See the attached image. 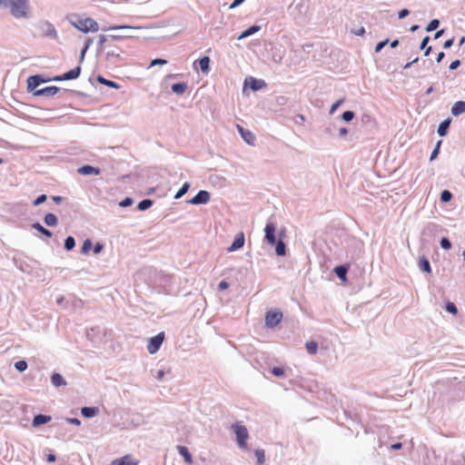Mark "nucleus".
Listing matches in <instances>:
<instances>
[{"instance_id": "obj_13", "label": "nucleus", "mask_w": 465, "mask_h": 465, "mask_svg": "<svg viewBox=\"0 0 465 465\" xmlns=\"http://www.w3.org/2000/svg\"><path fill=\"white\" fill-rule=\"evenodd\" d=\"M78 173L82 175H98L100 169L91 165H84L78 169Z\"/></svg>"}, {"instance_id": "obj_52", "label": "nucleus", "mask_w": 465, "mask_h": 465, "mask_svg": "<svg viewBox=\"0 0 465 465\" xmlns=\"http://www.w3.org/2000/svg\"><path fill=\"white\" fill-rule=\"evenodd\" d=\"M67 421L69 423L76 425V426H79L81 424V421L76 418H69V419H67Z\"/></svg>"}, {"instance_id": "obj_42", "label": "nucleus", "mask_w": 465, "mask_h": 465, "mask_svg": "<svg viewBox=\"0 0 465 465\" xmlns=\"http://www.w3.org/2000/svg\"><path fill=\"white\" fill-rule=\"evenodd\" d=\"M440 246L444 249V250H450L451 248V243L450 242L449 239L447 238H442L440 240Z\"/></svg>"}, {"instance_id": "obj_33", "label": "nucleus", "mask_w": 465, "mask_h": 465, "mask_svg": "<svg viewBox=\"0 0 465 465\" xmlns=\"http://www.w3.org/2000/svg\"><path fill=\"white\" fill-rule=\"evenodd\" d=\"M74 245H75V241H74V237L68 236L64 241V248L68 251H71L74 249Z\"/></svg>"}, {"instance_id": "obj_18", "label": "nucleus", "mask_w": 465, "mask_h": 465, "mask_svg": "<svg viewBox=\"0 0 465 465\" xmlns=\"http://www.w3.org/2000/svg\"><path fill=\"white\" fill-rule=\"evenodd\" d=\"M50 420H51L50 416L38 414V415L35 416V418L33 420V426L37 427V426L45 424V423L49 422Z\"/></svg>"}, {"instance_id": "obj_32", "label": "nucleus", "mask_w": 465, "mask_h": 465, "mask_svg": "<svg viewBox=\"0 0 465 465\" xmlns=\"http://www.w3.org/2000/svg\"><path fill=\"white\" fill-rule=\"evenodd\" d=\"M275 252L279 256H283L285 254V244L282 241H279L275 243Z\"/></svg>"}, {"instance_id": "obj_34", "label": "nucleus", "mask_w": 465, "mask_h": 465, "mask_svg": "<svg viewBox=\"0 0 465 465\" xmlns=\"http://www.w3.org/2000/svg\"><path fill=\"white\" fill-rule=\"evenodd\" d=\"M452 198V194L450 191L448 190H444L441 192V194H440V200L443 202V203H447V202H450Z\"/></svg>"}, {"instance_id": "obj_45", "label": "nucleus", "mask_w": 465, "mask_h": 465, "mask_svg": "<svg viewBox=\"0 0 465 465\" xmlns=\"http://www.w3.org/2000/svg\"><path fill=\"white\" fill-rule=\"evenodd\" d=\"M45 201H46V195H45V194H42V195L38 196V197L35 200V202H34V205H35V206H36V205H39V204H41V203H45Z\"/></svg>"}, {"instance_id": "obj_59", "label": "nucleus", "mask_w": 465, "mask_h": 465, "mask_svg": "<svg viewBox=\"0 0 465 465\" xmlns=\"http://www.w3.org/2000/svg\"><path fill=\"white\" fill-rule=\"evenodd\" d=\"M124 28H130V27L124 26V25H114V26H110L108 28V30H118V29H124Z\"/></svg>"}, {"instance_id": "obj_48", "label": "nucleus", "mask_w": 465, "mask_h": 465, "mask_svg": "<svg viewBox=\"0 0 465 465\" xmlns=\"http://www.w3.org/2000/svg\"><path fill=\"white\" fill-rule=\"evenodd\" d=\"M166 63H167L166 60L161 59V58H157V59H153L151 62V66H153V65H156V64H165Z\"/></svg>"}, {"instance_id": "obj_14", "label": "nucleus", "mask_w": 465, "mask_h": 465, "mask_svg": "<svg viewBox=\"0 0 465 465\" xmlns=\"http://www.w3.org/2000/svg\"><path fill=\"white\" fill-rule=\"evenodd\" d=\"M46 82L42 79L40 75H33L27 79V88L29 90H35L40 84Z\"/></svg>"}, {"instance_id": "obj_53", "label": "nucleus", "mask_w": 465, "mask_h": 465, "mask_svg": "<svg viewBox=\"0 0 465 465\" xmlns=\"http://www.w3.org/2000/svg\"><path fill=\"white\" fill-rule=\"evenodd\" d=\"M429 41H430V37H429V36H425V37L422 39V41H421V44H420V49H424V48L427 46V45H428Z\"/></svg>"}, {"instance_id": "obj_61", "label": "nucleus", "mask_w": 465, "mask_h": 465, "mask_svg": "<svg viewBox=\"0 0 465 465\" xmlns=\"http://www.w3.org/2000/svg\"><path fill=\"white\" fill-rule=\"evenodd\" d=\"M348 134V130L345 127L340 128L339 134L341 136H344Z\"/></svg>"}, {"instance_id": "obj_37", "label": "nucleus", "mask_w": 465, "mask_h": 465, "mask_svg": "<svg viewBox=\"0 0 465 465\" xmlns=\"http://www.w3.org/2000/svg\"><path fill=\"white\" fill-rule=\"evenodd\" d=\"M98 80H99L100 83H102V84H105V85H107L109 87L118 88V84L115 82L104 79L103 77H99Z\"/></svg>"}, {"instance_id": "obj_30", "label": "nucleus", "mask_w": 465, "mask_h": 465, "mask_svg": "<svg viewBox=\"0 0 465 465\" xmlns=\"http://www.w3.org/2000/svg\"><path fill=\"white\" fill-rule=\"evenodd\" d=\"M189 187H190L189 183H184L183 184V186L180 188V190L174 195V198L175 199L181 198L183 195H184L188 192Z\"/></svg>"}, {"instance_id": "obj_23", "label": "nucleus", "mask_w": 465, "mask_h": 465, "mask_svg": "<svg viewBox=\"0 0 465 465\" xmlns=\"http://www.w3.org/2000/svg\"><path fill=\"white\" fill-rule=\"evenodd\" d=\"M450 120H445L443 122H441L438 127V134L440 135V136H444L446 135L447 134V131H448V128L450 126Z\"/></svg>"}, {"instance_id": "obj_10", "label": "nucleus", "mask_w": 465, "mask_h": 465, "mask_svg": "<svg viewBox=\"0 0 465 465\" xmlns=\"http://www.w3.org/2000/svg\"><path fill=\"white\" fill-rule=\"evenodd\" d=\"M237 129L242 136V138L248 143L253 144L255 141V135L249 130H245L240 124H237Z\"/></svg>"}, {"instance_id": "obj_15", "label": "nucleus", "mask_w": 465, "mask_h": 465, "mask_svg": "<svg viewBox=\"0 0 465 465\" xmlns=\"http://www.w3.org/2000/svg\"><path fill=\"white\" fill-rule=\"evenodd\" d=\"M178 452L180 453L181 456H183L184 461L188 464V465H192L193 464V457L189 451V450L185 447V446H182V445H178L176 447Z\"/></svg>"}, {"instance_id": "obj_7", "label": "nucleus", "mask_w": 465, "mask_h": 465, "mask_svg": "<svg viewBox=\"0 0 465 465\" xmlns=\"http://www.w3.org/2000/svg\"><path fill=\"white\" fill-rule=\"evenodd\" d=\"M210 193L207 191H200L194 197L188 201L190 204H204L210 201Z\"/></svg>"}, {"instance_id": "obj_2", "label": "nucleus", "mask_w": 465, "mask_h": 465, "mask_svg": "<svg viewBox=\"0 0 465 465\" xmlns=\"http://www.w3.org/2000/svg\"><path fill=\"white\" fill-rule=\"evenodd\" d=\"M67 19L74 27L83 33H96L99 30L97 22L90 17L78 14H71L67 16Z\"/></svg>"}, {"instance_id": "obj_63", "label": "nucleus", "mask_w": 465, "mask_h": 465, "mask_svg": "<svg viewBox=\"0 0 465 465\" xmlns=\"http://www.w3.org/2000/svg\"><path fill=\"white\" fill-rule=\"evenodd\" d=\"M443 57H444V53H443V52H440V53L438 54V56H437V62H438V63H440V62H441V60L443 59Z\"/></svg>"}, {"instance_id": "obj_36", "label": "nucleus", "mask_w": 465, "mask_h": 465, "mask_svg": "<svg viewBox=\"0 0 465 465\" xmlns=\"http://www.w3.org/2000/svg\"><path fill=\"white\" fill-rule=\"evenodd\" d=\"M15 367L19 371H24L27 369V363L25 361H18L15 363Z\"/></svg>"}, {"instance_id": "obj_19", "label": "nucleus", "mask_w": 465, "mask_h": 465, "mask_svg": "<svg viewBox=\"0 0 465 465\" xmlns=\"http://www.w3.org/2000/svg\"><path fill=\"white\" fill-rule=\"evenodd\" d=\"M186 89L187 84L185 83H177L172 85V91L177 94H184Z\"/></svg>"}, {"instance_id": "obj_46", "label": "nucleus", "mask_w": 465, "mask_h": 465, "mask_svg": "<svg viewBox=\"0 0 465 465\" xmlns=\"http://www.w3.org/2000/svg\"><path fill=\"white\" fill-rule=\"evenodd\" d=\"M440 143H441V141H439L436 148L432 151L431 155H430V161L434 160L438 156Z\"/></svg>"}, {"instance_id": "obj_6", "label": "nucleus", "mask_w": 465, "mask_h": 465, "mask_svg": "<svg viewBox=\"0 0 465 465\" xmlns=\"http://www.w3.org/2000/svg\"><path fill=\"white\" fill-rule=\"evenodd\" d=\"M81 74V67L76 66L75 68L66 72L62 75H57L53 78L54 81H66V80H74L76 79Z\"/></svg>"}, {"instance_id": "obj_16", "label": "nucleus", "mask_w": 465, "mask_h": 465, "mask_svg": "<svg viewBox=\"0 0 465 465\" xmlns=\"http://www.w3.org/2000/svg\"><path fill=\"white\" fill-rule=\"evenodd\" d=\"M465 113V102L464 101H458L456 102L451 108V114L454 116H458L461 114Z\"/></svg>"}, {"instance_id": "obj_28", "label": "nucleus", "mask_w": 465, "mask_h": 465, "mask_svg": "<svg viewBox=\"0 0 465 465\" xmlns=\"http://www.w3.org/2000/svg\"><path fill=\"white\" fill-rule=\"evenodd\" d=\"M33 228L37 230L39 232H41L42 234H44L46 237H51L52 236V232L49 230L45 229L44 226H42L38 223H34L33 224Z\"/></svg>"}, {"instance_id": "obj_40", "label": "nucleus", "mask_w": 465, "mask_h": 465, "mask_svg": "<svg viewBox=\"0 0 465 465\" xmlns=\"http://www.w3.org/2000/svg\"><path fill=\"white\" fill-rule=\"evenodd\" d=\"M446 310L452 314H457V312H458L456 305L450 302H447Z\"/></svg>"}, {"instance_id": "obj_25", "label": "nucleus", "mask_w": 465, "mask_h": 465, "mask_svg": "<svg viewBox=\"0 0 465 465\" xmlns=\"http://www.w3.org/2000/svg\"><path fill=\"white\" fill-rule=\"evenodd\" d=\"M45 224H47L48 226H54L57 224V218L54 214L53 213H47L45 216Z\"/></svg>"}, {"instance_id": "obj_17", "label": "nucleus", "mask_w": 465, "mask_h": 465, "mask_svg": "<svg viewBox=\"0 0 465 465\" xmlns=\"http://www.w3.org/2000/svg\"><path fill=\"white\" fill-rule=\"evenodd\" d=\"M349 266L348 265H340L334 268L335 274L339 277L340 280L342 282L347 281V272H348Z\"/></svg>"}, {"instance_id": "obj_4", "label": "nucleus", "mask_w": 465, "mask_h": 465, "mask_svg": "<svg viewBox=\"0 0 465 465\" xmlns=\"http://www.w3.org/2000/svg\"><path fill=\"white\" fill-rule=\"evenodd\" d=\"M282 320V313L277 310L269 311L265 315V325L268 328H274L277 326L281 321Z\"/></svg>"}, {"instance_id": "obj_5", "label": "nucleus", "mask_w": 465, "mask_h": 465, "mask_svg": "<svg viewBox=\"0 0 465 465\" xmlns=\"http://www.w3.org/2000/svg\"><path fill=\"white\" fill-rule=\"evenodd\" d=\"M164 340V332H160L157 335L152 337L148 341L147 350L149 353L153 354L157 352Z\"/></svg>"}, {"instance_id": "obj_3", "label": "nucleus", "mask_w": 465, "mask_h": 465, "mask_svg": "<svg viewBox=\"0 0 465 465\" xmlns=\"http://www.w3.org/2000/svg\"><path fill=\"white\" fill-rule=\"evenodd\" d=\"M232 428L236 434V440L239 447L242 449H246L247 440L249 438V433L246 427L237 422L232 425Z\"/></svg>"}, {"instance_id": "obj_50", "label": "nucleus", "mask_w": 465, "mask_h": 465, "mask_svg": "<svg viewBox=\"0 0 465 465\" xmlns=\"http://www.w3.org/2000/svg\"><path fill=\"white\" fill-rule=\"evenodd\" d=\"M229 287V284L226 281H222L220 283H219V290L220 291H224L226 290L227 288Z\"/></svg>"}, {"instance_id": "obj_58", "label": "nucleus", "mask_w": 465, "mask_h": 465, "mask_svg": "<svg viewBox=\"0 0 465 465\" xmlns=\"http://www.w3.org/2000/svg\"><path fill=\"white\" fill-rule=\"evenodd\" d=\"M244 0H234L232 2V4L230 5V8L232 9V8H235L236 6H238L239 5H241Z\"/></svg>"}, {"instance_id": "obj_26", "label": "nucleus", "mask_w": 465, "mask_h": 465, "mask_svg": "<svg viewBox=\"0 0 465 465\" xmlns=\"http://www.w3.org/2000/svg\"><path fill=\"white\" fill-rule=\"evenodd\" d=\"M419 267L421 271L426 272H430V265L429 261L426 258H421L419 261Z\"/></svg>"}, {"instance_id": "obj_27", "label": "nucleus", "mask_w": 465, "mask_h": 465, "mask_svg": "<svg viewBox=\"0 0 465 465\" xmlns=\"http://www.w3.org/2000/svg\"><path fill=\"white\" fill-rule=\"evenodd\" d=\"M306 350L310 354H315L318 350V344L316 341H307L305 344Z\"/></svg>"}, {"instance_id": "obj_12", "label": "nucleus", "mask_w": 465, "mask_h": 465, "mask_svg": "<svg viewBox=\"0 0 465 465\" xmlns=\"http://www.w3.org/2000/svg\"><path fill=\"white\" fill-rule=\"evenodd\" d=\"M244 244V234L243 232H240L236 235L233 242L232 245L228 248L229 252H234L240 248H242Z\"/></svg>"}, {"instance_id": "obj_44", "label": "nucleus", "mask_w": 465, "mask_h": 465, "mask_svg": "<svg viewBox=\"0 0 465 465\" xmlns=\"http://www.w3.org/2000/svg\"><path fill=\"white\" fill-rule=\"evenodd\" d=\"M272 373L275 376H282L284 374V370L281 367H273L272 370Z\"/></svg>"}, {"instance_id": "obj_31", "label": "nucleus", "mask_w": 465, "mask_h": 465, "mask_svg": "<svg viewBox=\"0 0 465 465\" xmlns=\"http://www.w3.org/2000/svg\"><path fill=\"white\" fill-rule=\"evenodd\" d=\"M153 204V201L150 200V199H145V200H143L141 201L139 203H138V209L140 211H144V210H147L148 208H150Z\"/></svg>"}, {"instance_id": "obj_47", "label": "nucleus", "mask_w": 465, "mask_h": 465, "mask_svg": "<svg viewBox=\"0 0 465 465\" xmlns=\"http://www.w3.org/2000/svg\"><path fill=\"white\" fill-rule=\"evenodd\" d=\"M388 42H389L388 39H386L384 41L378 43V45L375 47V52L376 53L381 52V50L388 44Z\"/></svg>"}, {"instance_id": "obj_38", "label": "nucleus", "mask_w": 465, "mask_h": 465, "mask_svg": "<svg viewBox=\"0 0 465 465\" xmlns=\"http://www.w3.org/2000/svg\"><path fill=\"white\" fill-rule=\"evenodd\" d=\"M91 248H92V242H91V240L86 239L82 245V252L84 253H86L90 251Z\"/></svg>"}, {"instance_id": "obj_41", "label": "nucleus", "mask_w": 465, "mask_h": 465, "mask_svg": "<svg viewBox=\"0 0 465 465\" xmlns=\"http://www.w3.org/2000/svg\"><path fill=\"white\" fill-rule=\"evenodd\" d=\"M344 102V99H340L338 101H336L331 106V109H330V114H334V112L340 107V105Z\"/></svg>"}, {"instance_id": "obj_54", "label": "nucleus", "mask_w": 465, "mask_h": 465, "mask_svg": "<svg viewBox=\"0 0 465 465\" xmlns=\"http://www.w3.org/2000/svg\"><path fill=\"white\" fill-rule=\"evenodd\" d=\"M409 15V11L407 9H402L399 12V18L402 19Z\"/></svg>"}, {"instance_id": "obj_39", "label": "nucleus", "mask_w": 465, "mask_h": 465, "mask_svg": "<svg viewBox=\"0 0 465 465\" xmlns=\"http://www.w3.org/2000/svg\"><path fill=\"white\" fill-rule=\"evenodd\" d=\"M354 117V113L351 112V111H346L342 114L341 115V118L345 121V122H350L353 119Z\"/></svg>"}, {"instance_id": "obj_20", "label": "nucleus", "mask_w": 465, "mask_h": 465, "mask_svg": "<svg viewBox=\"0 0 465 465\" xmlns=\"http://www.w3.org/2000/svg\"><path fill=\"white\" fill-rule=\"evenodd\" d=\"M259 30H260V26L259 25H252L251 27H249L248 29L243 31L241 34V35L238 37V39H242V38L248 37V36L255 34Z\"/></svg>"}, {"instance_id": "obj_51", "label": "nucleus", "mask_w": 465, "mask_h": 465, "mask_svg": "<svg viewBox=\"0 0 465 465\" xmlns=\"http://www.w3.org/2000/svg\"><path fill=\"white\" fill-rule=\"evenodd\" d=\"M133 203L131 198H125L124 201L121 202L120 205L123 207H126L131 205Z\"/></svg>"}, {"instance_id": "obj_1", "label": "nucleus", "mask_w": 465, "mask_h": 465, "mask_svg": "<svg viewBox=\"0 0 465 465\" xmlns=\"http://www.w3.org/2000/svg\"><path fill=\"white\" fill-rule=\"evenodd\" d=\"M1 6L9 8L11 15L15 18H29L31 7L29 0H0Z\"/></svg>"}, {"instance_id": "obj_24", "label": "nucleus", "mask_w": 465, "mask_h": 465, "mask_svg": "<svg viewBox=\"0 0 465 465\" xmlns=\"http://www.w3.org/2000/svg\"><path fill=\"white\" fill-rule=\"evenodd\" d=\"M81 412L84 417L91 418L96 414L97 410L96 408L84 407L82 408Z\"/></svg>"}, {"instance_id": "obj_43", "label": "nucleus", "mask_w": 465, "mask_h": 465, "mask_svg": "<svg viewBox=\"0 0 465 465\" xmlns=\"http://www.w3.org/2000/svg\"><path fill=\"white\" fill-rule=\"evenodd\" d=\"M262 82L255 79H252L251 88L254 91L259 90L262 87Z\"/></svg>"}, {"instance_id": "obj_49", "label": "nucleus", "mask_w": 465, "mask_h": 465, "mask_svg": "<svg viewBox=\"0 0 465 465\" xmlns=\"http://www.w3.org/2000/svg\"><path fill=\"white\" fill-rule=\"evenodd\" d=\"M88 42H90V40H88ZM89 48V43H87L85 45V46L83 48L82 52H81V55H80V62L82 63L84 59V55H85V52L87 51V49Z\"/></svg>"}, {"instance_id": "obj_29", "label": "nucleus", "mask_w": 465, "mask_h": 465, "mask_svg": "<svg viewBox=\"0 0 465 465\" xmlns=\"http://www.w3.org/2000/svg\"><path fill=\"white\" fill-rule=\"evenodd\" d=\"M255 456L257 458V462L259 465H262L265 462V452L263 450H261V449L256 450Z\"/></svg>"}, {"instance_id": "obj_60", "label": "nucleus", "mask_w": 465, "mask_h": 465, "mask_svg": "<svg viewBox=\"0 0 465 465\" xmlns=\"http://www.w3.org/2000/svg\"><path fill=\"white\" fill-rule=\"evenodd\" d=\"M103 249V245L101 243H96L94 246V252L99 253Z\"/></svg>"}, {"instance_id": "obj_22", "label": "nucleus", "mask_w": 465, "mask_h": 465, "mask_svg": "<svg viewBox=\"0 0 465 465\" xmlns=\"http://www.w3.org/2000/svg\"><path fill=\"white\" fill-rule=\"evenodd\" d=\"M199 65L201 67V70L203 73H208L209 71V65H210V58L208 56H203L199 60Z\"/></svg>"}, {"instance_id": "obj_11", "label": "nucleus", "mask_w": 465, "mask_h": 465, "mask_svg": "<svg viewBox=\"0 0 465 465\" xmlns=\"http://www.w3.org/2000/svg\"><path fill=\"white\" fill-rule=\"evenodd\" d=\"M59 88L57 86H47L43 89L37 90L35 92V95L37 96H54L59 92Z\"/></svg>"}, {"instance_id": "obj_64", "label": "nucleus", "mask_w": 465, "mask_h": 465, "mask_svg": "<svg viewBox=\"0 0 465 465\" xmlns=\"http://www.w3.org/2000/svg\"><path fill=\"white\" fill-rule=\"evenodd\" d=\"M54 460H55L54 454H49L48 457H47V461L54 462Z\"/></svg>"}, {"instance_id": "obj_55", "label": "nucleus", "mask_w": 465, "mask_h": 465, "mask_svg": "<svg viewBox=\"0 0 465 465\" xmlns=\"http://www.w3.org/2000/svg\"><path fill=\"white\" fill-rule=\"evenodd\" d=\"M460 64V61L459 60H455L453 61L450 64V70H455L456 68L459 67V65Z\"/></svg>"}, {"instance_id": "obj_62", "label": "nucleus", "mask_w": 465, "mask_h": 465, "mask_svg": "<svg viewBox=\"0 0 465 465\" xmlns=\"http://www.w3.org/2000/svg\"><path fill=\"white\" fill-rule=\"evenodd\" d=\"M401 446L402 445H401V442H397V443H394V444L391 445V449L392 450H400V449H401Z\"/></svg>"}, {"instance_id": "obj_57", "label": "nucleus", "mask_w": 465, "mask_h": 465, "mask_svg": "<svg viewBox=\"0 0 465 465\" xmlns=\"http://www.w3.org/2000/svg\"><path fill=\"white\" fill-rule=\"evenodd\" d=\"M106 56H107V58H109L110 56L119 57L120 56V53L116 52V51L107 52Z\"/></svg>"}, {"instance_id": "obj_9", "label": "nucleus", "mask_w": 465, "mask_h": 465, "mask_svg": "<svg viewBox=\"0 0 465 465\" xmlns=\"http://www.w3.org/2000/svg\"><path fill=\"white\" fill-rule=\"evenodd\" d=\"M275 225L272 223L266 224L264 232H265V239L271 245H274L276 243L275 237Z\"/></svg>"}, {"instance_id": "obj_21", "label": "nucleus", "mask_w": 465, "mask_h": 465, "mask_svg": "<svg viewBox=\"0 0 465 465\" xmlns=\"http://www.w3.org/2000/svg\"><path fill=\"white\" fill-rule=\"evenodd\" d=\"M51 381H52V383L58 387V386H62V385H65L66 382L64 381V379L63 378V376L59 373H54L52 375L51 377Z\"/></svg>"}, {"instance_id": "obj_35", "label": "nucleus", "mask_w": 465, "mask_h": 465, "mask_svg": "<svg viewBox=\"0 0 465 465\" xmlns=\"http://www.w3.org/2000/svg\"><path fill=\"white\" fill-rule=\"evenodd\" d=\"M439 25H440L439 20L438 19H433L428 25V26L426 28V31H428V32L434 31V30H436L438 28Z\"/></svg>"}, {"instance_id": "obj_8", "label": "nucleus", "mask_w": 465, "mask_h": 465, "mask_svg": "<svg viewBox=\"0 0 465 465\" xmlns=\"http://www.w3.org/2000/svg\"><path fill=\"white\" fill-rule=\"evenodd\" d=\"M139 460H135L131 454H126L119 459L114 460L110 465H138Z\"/></svg>"}, {"instance_id": "obj_56", "label": "nucleus", "mask_w": 465, "mask_h": 465, "mask_svg": "<svg viewBox=\"0 0 465 465\" xmlns=\"http://www.w3.org/2000/svg\"><path fill=\"white\" fill-rule=\"evenodd\" d=\"M453 42H454V39H453V38L447 40V41L444 43L443 47H444V48H446V49H447V48H450V47L453 45Z\"/></svg>"}]
</instances>
